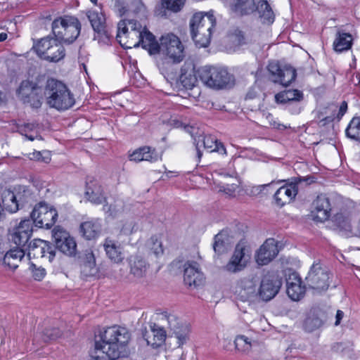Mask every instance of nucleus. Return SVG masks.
I'll use <instances>...</instances> for the list:
<instances>
[{
    "mask_svg": "<svg viewBox=\"0 0 360 360\" xmlns=\"http://www.w3.org/2000/svg\"><path fill=\"white\" fill-rule=\"evenodd\" d=\"M131 335L124 327L113 326L101 330L95 336L92 357L96 360H115L121 356Z\"/></svg>",
    "mask_w": 360,
    "mask_h": 360,
    "instance_id": "f257e3e1",
    "label": "nucleus"
},
{
    "mask_svg": "<svg viewBox=\"0 0 360 360\" xmlns=\"http://www.w3.org/2000/svg\"><path fill=\"white\" fill-rule=\"evenodd\" d=\"M44 96L47 104L58 110H66L75 103L74 95L68 86L60 81L51 78L46 82Z\"/></svg>",
    "mask_w": 360,
    "mask_h": 360,
    "instance_id": "f03ea898",
    "label": "nucleus"
},
{
    "mask_svg": "<svg viewBox=\"0 0 360 360\" xmlns=\"http://www.w3.org/2000/svg\"><path fill=\"white\" fill-rule=\"evenodd\" d=\"M216 25L214 16L210 13L198 12L190 20L193 40L199 47H207L211 40L212 32Z\"/></svg>",
    "mask_w": 360,
    "mask_h": 360,
    "instance_id": "7ed1b4c3",
    "label": "nucleus"
},
{
    "mask_svg": "<svg viewBox=\"0 0 360 360\" xmlns=\"http://www.w3.org/2000/svg\"><path fill=\"white\" fill-rule=\"evenodd\" d=\"M81 23L79 20L70 15L56 18L52 22V32L59 42L65 44L73 43L79 37Z\"/></svg>",
    "mask_w": 360,
    "mask_h": 360,
    "instance_id": "20e7f679",
    "label": "nucleus"
},
{
    "mask_svg": "<svg viewBox=\"0 0 360 360\" xmlns=\"http://www.w3.org/2000/svg\"><path fill=\"white\" fill-rule=\"evenodd\" d=\"M197 72L202 82L212 89L225 88L231 80V75L221 67L205 65L200 68Z\"/></svg>",
    "mask_w": 360,
    "mask_h": 360,
    "instance_id": "39448f33",
    "label": "nucleus"
},
{
    "mask_svg": "<svg viewBox=\"0 0 360 360\" xmlns=\"http://www.w3.org/2000/svg\"><path fill=\"white\" fill-rule=\"evenodd\" d=\"M63 44L56 37L48 36L34 43L33 49L41 59L57 63L65 56V50Z\"/></svg>",
    "mask_w": 360,
    "mask_h": 360,
    "instance_id": "423d86ee",
    "label": "nucleus"
},
{
    "mask_svg": "<svg viewBox=\"0 0 360 360\" xmlns=\"http://www.w3.org/2000/svg\"><path fill=\"white\" fill-rule=\"evenodd\" d=\"M161 320L167 322L170 330L171 337L176 340L179 347L186 344L190 338V326L181 321L174 314L164 311L161 314Z\"/></svg>",
    "mask_w": 360,
    "mask_h": 360,
    "instance_id": "0eeeda50",
    "label": "nucleus"
},
{
    "mask_svg": "<svg viewBox=\"0 0 360 360\" xmlns=\"http://www.w3.org/2000/svg\"><path fill=\"white\" fill-rule=\"evenodd\" d=\"M31 218L36 226L49 229L56 223L58 212L53 206L40 202L34 206L31 212Z\"/></svg>",
    "mask_w": 360,
    "mask_h": 360,
    "instance_id": "6e6552de",
    "label": "nucleus"
},
{
    "mask_svg": "<svg viewBox=\"0 0 360 360\" xmlns=\"http://www.w3.org/2000/svg\"><path fill=\"white\" fill-rule=\"evenodd\" d=\"M32 222L30 219L22 220L18 225L8 229V239L17 247L25 249L29 245L32 236Z\"/></svg>",
    "mask_w": 360,
    "mask_h": 360,
    "instance_id": "1a4fd4ad",
    "label": "nucleus"
},
{
    "mask_svg": "<svg viewBox=\"0 0 360 360\" xmlns=\"http://www.w3.org/2000/svg\"><path fill=\"white\" fill-rule=\"evenodd\" d=\"M160 51L165 53L174 63L181 62L184 57L183 45L179 39L173 34H167L161 37Z\"/></svg>",
    "mask_w": 360,
    "mask_h": 360,
    "instance_id": "9d476101",
    "label": "nucleus"
},
{
    "mask_svg": "<svg viewBox=\"0 0 360 360\" xmlns=\"http://www.w3.org/2000/svg\"><path fill=\"white\" fill-rule=\"evenodd\" d=\"M250 259L248 249L243 241H240L236 246L229 262L224 266V269L230 273L243 271L247 266Z\"/></svg>",
    "mask_w": 360,
    "mask_h": 360,
    "instance_id": "9b49d317",
    "label": "nucleus"
},
{
    "mask_svg": "<svg viewBox=\"0 0 360 360\" xmlns=\"http://www.w3.org/2000/svg\"><path fill=\"white\" fill-rule=\"evenodd\" d=\"M307 285L317 291L326 290L329 286V274L319 263H314L306 277Z\"/></svg>",
    "mask_w": 360,
    "mask_h": 360,
    "instance_id": "f8f14e48",
    "label": "nucleus"
},
{
    "mask_svg": "<svg viewBox=\"0 0 360 360\" xmlns=\"http://www.w3.org/2000/svg\"><path fill=\"white\" fill-rule=\"evenodd\" d=\"M29 257L44 258L51 262L56 255L55 247L47 241L34 239L26 247Z\"/></svg>",
    "mask_w": 360,
    "mask_h": 360,
    "instance_id": "ddd939ff",
    "label": "nucleus"
},
{
    "mask_svg": "<svg viewBox=\"0 0 360 360\" xmlns=\"http://www.w3.org/2000/svg\"><path fill=\"white\" fill-rule=\"evenodd\" d=\"M52 236L54 238L56 247L63 254L72 256L77 250V244L75 239L70 234L60 226H56L52 231Z\"/></svg>",
    "mask_w": 360,
    "mask_h": 360,
    "instance_id": "4468645a",
    "label": "nucleus"
},
{
    "mask_svg": "<svg viewBox=\"0 0 360 360\" xmlns=\"http://www.w3.org/2000/svg\"><path fill=\"white\" fill-rule=\"evenodd\" d=\"M143 28L141 25L134 20H121L117 25V34L116 36L117 41L120 44L127 49L131 48L129 42H123L122 35L126 37H136L137 38L142 32Z\"/></svg>",
    "mask_w": 360,
    "mask_h": 360,
    "instance_id": "2eb2a0df",
    "label": "nucleus"
},
{
    "mask_svg": "<svg viewBox=\"0 0 360 360\" xmlns=\"http://www.w3.org/2000/svg\"><path fill=\"white\" fill-rule=\"evenodd\" d=\"M281 285L282 281L278 276L266 274L261 281L259 296L264 301H269L277 295Z\"/></svg>",
    "mask_w": 360,
    "mask_h": 360,
    "instance_id": "dca6fc26",
    "label": "nucleus"
},
{
    "mask_svg": "<svg viewBox=\"0 0 360 360\" xmlns=\"http://www.w3.org/2000/svg\"><path fill=\"white\" fill-rule=\"evenodd\" d=\"M184 281L186 285L198 287L204 282V274L199 264L194 261H187L184 266Z\"/></svg>",
    "mask_w": 360,
    "mask_h": 360,
    "instance_id": "f3484780",
    "label": "nucleus"
},
{
    "mask_svg": "<svg viewBox=\"0 0 360 360\" xmlns=\"http://www.w3.org/2000/svg\"><path fill=\"white\" fill-rule=\"evenodd\" d=\"M330 212L329 198L326 195H318L312 203L311 216L314 220L325 221L330 217Z\"/></svg>",
    "mask_w": 360,
    "mask_h": 360,
    "instance_id": "a211bd4d",
    "label": "nucleus"
},
{
    "mask_svg": "<svg viewBox=\"0 0 360 360\" xmlns=\"http://www.w3.org/2000/svg\"><path fill=\"white\" fill-rule=\"evenodd\" d=\"M278 252L277 240L274 238H268L257 251L256 261L259 265H266L274 259Z\"/></svg>",
    "mask_w": 360,
    "mask_h": 360,
    "instance_id": "6ab92c4d",
    "label": "nucleus"
},
{
    "mask_svg": "<svg viewBox=\"0 0 360 360\" xmlns=\"http://www.w3.org/2000/svg\"><path fill=\"white\" fill-rule=\"evenodd\" d=\"M257 282L252 278H243L237 284L235 294L238 300L243 302L252 301L259 295L257 290Z\"/></svg>",
    "mask_w": 360,
    "mask_h": 360,
    "instance_id": "aec40b11",
    "label": "nucleus"
},
{
    "mask_svg": "<svg viewBox=\"0 0 360 360\" xmlns=\"http://www.w3.org/2000/svg\"><path fill=\"white\" fill-rule=\"evenodd\" d=\"M138 41L134 43H129L131 47H141L148 51L150 55L157 54L160 52V44L156 41L155 36L150 32L145 27L137 37Z\"/></svg>",
    "mask_w": 360,
    "mask_h": 360,
    "instance_id": "412c9836",
    "label": "nucleus"
},
{
    "mask_svg": "<svg viewBox=\"0 0 360 360\" xmlns=\"http://www.w3.org/2000/svg\"><path fill=\"white\" fill-rule=\"evenodd\" d=\"M195 141L196 142V152L198 160H200L202 156V153L200 150L202 145L208 152H218L221 154L226 153L224 146L221 142H218L217 139L213 136H199L198 140L195 139Z\"/></svg>",
    "mask_w": 360,
    "mask_h": 360,
    "instance_id": "4be33fe9",
    "label": "nucleus"
},
{
    "mask_svg": "<svg viewBox=\"0 0 360 360\" xmlns=\"http://www.w3.org/2000/svg\"><path fill=\"white\" fill-rule=\"evenodd\" d=\"M85 195L94 204L99 205L105 202L102 186L97 180L92 178L86 181Z\"/></svg>",
    "mask_w": 360,
    "mask_h": 360,
    "instance_id": "5701e85b",
    "label": "nucleus"
},
{
    "mask_svg": "<svg viewBox=\"0 0 360 360\" xmlns=\"http://www.w3.org/2000/svg\"><path fill=\"white\" fill-rule=\"evenodd\" d=\"M179 81L187 89H193L198 82L195 65L191 61H186L181 68Z\"/></svg>",
    "mask_w": 360,
    "mask_h": 360,
    "instance_id": "b1692460",
    "label": "nucleus"
},
{
    "mask_svg": "<svg viewBox=\"0 0 360 360\" xmlns=\"http://www.w3.org/2000/svg\"><path fill=\"white\" fill-rule=\"evenodd\" d=\"M148 264L140 256H131L129 258V274L136 281L141 282L146 276Z\"/></svg>",
    "mask_w": 360,
    "mask_h": 360,
    "instance_id": "393cba45",
    "label": "nucleus"
},
{
    "mask_svg": "<svg viewBox=\"0 0 360 360\" xmlns=\"http://www.w3.org/2000/svg\"><path fill=\"white\" fill-rule=\"evenodd\" d=\"M103 248L108 259L112 262L119 264L124 259L122 248L118 242L107 238L103 243Z\"/></svg>",
    "mask_w": 360,
    "mask_h": 360,
    "instance_id": "a878e982",
    "label": "nucleus"
},
{
    "mask_svg": "<svg viewBox=\"0 0 360 360\" xmlns=\"http://www.w3.org/2000/svg\"><path fill=\"white\" fill-rule=\"evenodd\" d=\"M87 17L94 32L98 34H103L107 37V31L105 30V17L101 10L92 9L88 11Z\"/></svg>",
    "mask_w": 360,
    "mask_h": 360,
    "instance_id": "bb28decb",
    "label": "nucleus"
},
{
    "mask_svg": "<svg viewBox=\"0 0 360 360\" xmlns=\"http://www.w3.org/2000/svg\"><path fill=\"white\" fill-rule=\"evenodd\" d=\"M297 189L295 185H287L280 187L274 194V200L279 207L290 202L297 195Z\"/></svg>",
    "mask_w": 360,
    "mask_h": 360,
    "instance_id": "cd10ccee",
    "label": "nucleus"
},
{
    "mask_svg": "<svg viewBox=\"0 0 360 360\" xmlns=\"http://www.w3.org/2000/svg\"><path fill=\"white\" fill-rule=\"evenodd\" d=\"M25 255V249L17 247L8 251L3 257L2 264L12 270L18 267Z\"/></svg>",
    "mask_w": 360,
    "mask_h": 360,
    "instance_id": "c85d7f7f",
    "label": "nucleus"
},
{
    "mask_svg": "<svg viewBox=\"0 0 360 360\" xmlns=\"http://www.w3.org/2000/svg\"><path fill=\"white\" fill-rule=\"evenodd\" d=\"M144 338L148 345H151L153 348H157L165 342L166 332L162 328L154 323L150 326V334H145Z\"/></svg>",
    "mask_w": 360,
    "mask_h": 360,
    "instance_id": "c756f323",
    "label": "nucleus"
},
{
    "mask_svg": "<svg viewBox=\"0 0 360 360\" xmlns=\"http://www.w3.org/2000/svg\"><path fill=\"white\" fill-rule=\"evenodd\" d=\"M255 10L263 24L271 25L274 22L275 15L274 11L266 0H258Z\"/></svg>",
    "mask_w": 360,
    "mask_h": 360,
    "instance_id": "7c9ffc66",
    "label": "nucleus"
},
{
    "mask_svg": "<svg viewBox=\"0 0 360 360\" xmlns=\"http://www.w3.org/2000/svg\"><path fill=\"white\" fill-rule=\"evenodd\" d=\"M159 158L160 156L155 150L147 146L140 148L130 155V160L135 162L149 161L153 162L158 161Z\"/></svg>",
    "mask_w": 360,
    "mask_h": 360,
    "instance_id": "2f4dec72",
    "label": "nucleus"
},
{
    "mask_svg": "<svg viewBox=\"0 0 360 360\" xmlns=\"http://www.w3.org/2000/svg\"><path fill=\"white\" fill-rule=\"evenodd\" d=\"M80 231L86 240L97 238L101 231V224L99 219H93L83 222L80 225Z\"/></svg>",
    "mask_w": 360,
    "mask_h": 360,
    "instance_id": "473e14b6",
    "label": "nucleus"
},
{
    "mask_svg": "<svg viewBox=\"0 0 360 360\" xmlns=\"http://www.w3.org/2000/svg\"><path fill=\"white\" fill-rule=\"evenodd\" d=\"M186 0H162L155 8V13L161 17L167 16V11L177 13L183 8Z\"/></svg>",
    "mask_w": 360,
    "mask_h": 360,
    "instance_id": "72a5a7b5",
    "label": "nucleus"
},
{
    "mask_svg": "<svg viewBox=\"0 0 360 360\" xmlns=\"http://www.w3.org/2000/svg\"><path fill=\"white\" fill-rule=\"evenodd\" d=\"M352 36L346 32L338 31L333 42L334 50L337 52L347 51L352 47Z\"/></svg>",
    "mask_w": 360,
    "mask_h": 360,
    "instance_id": "f704fd0d",
    "label": "nucleus"
},
{
    "mask_svg": "<svg viewBox=\"0 0 360 360\" xmlns=\"http://www.w3.org/2000/svg\"><path fill=\"white\" fill-rule=\"evenodd\" d=\"M334 224L342 231L345 236H351L353 226L351 225L350 219L348 215L345 213H337L333 219Z\"/></svg>",
    "mask_w": 360,
    "mask_h": 360,
    "instance_id": "c9c22d12",
    "label": "nucleus"
},
{
    "mask_svg": "<svg viewBox=\"0 0 360 360\" xmlns=\"http://www.w3.org/2000/svg\"><path fill=\"white\" fill-rule=\"evenodd\" d=\"M303 98V94L297 89H288L278 93L275 100L278 103H286L290 101H300Z\"/></svg>",
    "mask_w": 360,
    "mask_h": 360,
    "instance_id": "e433bc0d",
    "label": "nucleus"
},
{
    "mask_svg": "<svg viewBox=\"0 0 360 360\" xmlns=\"http://www.w3.org/2000/svg\"><path fill=\"white\" fill-rule=\"evenodd\" d=\"M258 0H234L233 8L235 12L241 15L252 13L255 10Z\"/></svg>",
    "mask_w": 360,
    "mask_h": 360,
    "instance_id": "4c0bfd02",
    "label": "nucleus"
},
{
    "mask_svg": "<svg viewBox=\"0 0 360 360\" xmlns=\"http://www.w3.org/2000/svg\"><path fill=\"white\" fill-rule=\"evenodd\" d=\"M82 262V271L86 276H91L96 272V258L92 250H86L85 251Z\"/></svg>",
    "mask_w": 360,
    "mask_h": 360,
    "instance_id": "58836bf2",
    "label": "nucleus"
},
{
    "mask_svg": "<svg viewBox=\"0 0 360 360\" xmlns=\"http://www.w3.org/2000/svg\"><path fill=\"white\" fill-rule=\"evenodd\" d=\"M296 70L291 66H283L277 79H274V82H278L283 86L290 85L296 78Z\"/></svg>",
    "mask_w": 360,
    "mask_h": 360,
    "instance_id": "ea45409f",
    "label": "nucleus"
},
{
    "mask_svg": "<svg viewBox=\"0 0 360 360\" xmlns=\"http://www.w3.org/2000/svg\"><path fill=\"white\" fill-rule=\"evenodd\" d=\"M2 203L4 204L5 212L15 213L19 210V205L16 200V196L14 193L11 191L4 192Z\"/></svg>",
    "mask_w": 360,
    "mask_h": 360,
    "instance_id": "a19ab883",
    "label": "nucleus"
},
{
    "mask_svg": "<svg viewBox=\"0 0 360 360\" xmlns=\"http://www.w3.org/2000/svg\"><path fill=\"white\" fill-rule=\"evenodd\" d=\"M36 90H39V86L35 83L28 80L22 81L18 89V96L23 103H26L27 98H29L30 95L32 94H33V92Z\"/></svg>",
    "mask_w": 360,
    "mask_h": 360,
    "instance_id": "79ce46f5",
    "label": "nucleus"
},
{
    "mask_svg": "<svg viewBox=\"0 0 360 360\" xmlns=\"http://www.w3.org/2000/svg\"><path fill=\"white\" fill-rule=\"evenodd\" d=\"M124 204L122 200L117 199L113 203L108 204L105 203L103 206V210L105 213L108 214V216L115 217L118 214L123 212Z\"/></svg>",
    "mask_w": 360,
    "mask_h": 360,
    "instance_id": "37998d69",
    "label": "nucleus"
},
{
    "mask_svg": "<svg viewBox=\"0 0 360 360\" xmlns=\"http://www.w3.org/2000/svg\"><path fill=\"white\" fill-rule=\"evenodd\" d=\"M304 292L305 287L302 285V282L294 283V285L290 283V285L287 286V294L294 301L300 300Z\"/></svg>",
    "mask_w": 360,
    "mask_h": 360,
    "instance_id": "c03bdc74",
    "label": "nucleus"
},
{
    "mask_svg": "<svg viewBox=\"0 0 360 360\" xmlns=\"http://www.w3.org/2000/svg\"><path fill=\"white\" fill-rule=\"evenodd\" d=\"M345 132L349 138L360 141V118L352 119Z\"/></svg>",
    "mask_w": 360,
    "mask_h": 360,
    "instance_id": "a18cd8bd",
    "label": "nucleus"
},
{
    "mask_svg": "<svg viewBox=\"0 0 360 360\" xmlns=\"http://www.w3.org/2000/svg\"><path fill=\"white\" fill-rule=\"evenodd\" d=\"M148 248L156 256L158 257L163 254L162 242L157 236H152L147 242Z\"/></svg>",
    "mask_w": 360,
    "mask_h": 360,
    "instance_id": "49530a36",
    "label": "nucleus"
},
{
    "mask_svg": "<svg viewBox=\"0 0 360 360\" xmlns=\"http://www.w3.org/2000/svg\"><path fill=\"white\" fill-rule=\"evenodd\" d=\"M237 350L241 352H247L251 349L252 344L245 335L237 336L234 341Z\"/></svg>",
    "mask_w": 360,
    "mask_h": 360,
    "instance_id": "de8ad7c7",
    "label": "nucleus"
},
{
    "mask_svg": "<svg viewBox=\"0 0 360 360\" xmlns=\"http://www.w3.org/2000/svg\"><path fill=\"white\" fill-rule=\"evenodd\" d=\"M240 185V181L237 178L234 179V181L231 184H226L224 185L220 186L219 191L224 192L229 197L235 196L236 192L237 191L238 186Z\"/></svg>",
    "mask_w": 360,
    "mask_h": 360,
    "instance_id": "09e8293b",
    "label": "nucleus"
},
{
    "mask_svg": "<svg viewBox=\"0 0 360 360\" xmlns=\"http://www.w3.org/2000/svg\"><path fill=\"white\" fill-rule=\"evenodd\" d=\"M37 127L34 123H26L18 127V130L22 135H24L27 139L30 141L34 140V136L28 134L30 132L34 131Z\"/></svg>",
    "mask_w": 360,
    "mask_h": 360,
    "instance_id": "8fccbe9b",
    "label": "nucleus"
},
{
    "mask_svg": "<svg viewBox=\"0 0 360 360\" xmlns=\"http://www.w3.org/2000/svg\"><path fill=\"white\" fill-rule=\"evenodd\" d=\"M41 90L39 87V90L34 91L33 94H32L27 101V103H29L34 108H39L41 105V97L39 96Z\"/></svg>",
    "mask_w": 360,
    "mask_h": 360,
    "instance_id": "3c124183",
    "label": "nucleus"
},
{
    "mask_svg": "<svg viewBox=\"0 0 360 360\" xmlns=\"http://www.w3.org/2000/svg\"><path fill=\"white\" fill-rule=\"evenodd\" d=\"M61 335V331L58 328H53L46 329L43 333L44 342L56 340Z\"/></svg>",
    "mask_w": 360,
    "mask_h": 360,
    "instance_id": "603ef678",
    "label": "nucleus"
},
{
    "mask_svg": "<svg viewBox=\"0 0 360 360\" xmlns=\"http://www.w3.org/2000/svg\"><path fill=\"white\" fill-rule=\"evenodd\" d=\"M30 269L32 273L33 278L36 281H41L46 275L45 269L41 266L37 267L34 264H31Z\"/></svg>",
    "mask_w": 360,
    "mask_h": 360,
    "instance_id": "864d4df0",
    "label": "nucleus"
},
{
    "mask_svg": "<svg viewBox=\"0 0 360 360\" xmlns=\"http://www.w3.org/2000/svg\"><path fill=\"white\" fill-rule=\"evenodd\" d=\"M223 235L221 233L215 236V242L213 248L215 252L221 254L226 250L224 242L222 240Z\"/></svg>",
    "mask_w": 360,
    "mask_h": 360,
    "instance_id": "5fc2aeb1",
    "label": "nucleus"
},
{
    "mask_svg": "<svg viewBox=\"0 0 360 360\" xmlns=\"http://www.w3.org/2000/svg\"><path fill=\"white\" fill-rule=\"evenodd\" d=\"M283 67H281L278 63L276 62H271L268 65V70L274 77V79H277L278 75H280Z\"/></svg>",
    "mask_w": 360,
    "mask_h": 360,
    "instance_id": "6e6d98bb",
    "label": "nucleus"
},
{
    "mask_svg": "<svg viewBox=\"0 0 360 360\" xmlns=\"http://www.w3.org/2000/svg\"><path fill=\"white\" fill-rule=\"evenodd\" d=\"M300 282H302L301 278L296 272L289 274L288 277L286 278L287 286L290 285V283H291L292 285H294V283H297Z\"/></svg>",
    "mask_w": 360,
    "mask_h": 360,
    "instance_id": "4d7b16f0",
    "label": "nucleus"
},
{
    "mask_svg": "<svg viewBox=\"0 0 360 360\" xmlns=\"http://www.w3.org/2000/svg\"><path fill=\"white\" fill-rule=\"evenodd\" d=\"M274 181H271L269 184H265L262 185H257L252 186L251 188V193L253 195H258L261 193L266 187L271 186L273 185Z\"/></svg>",
    "mask_w": 360,
    "mask_h": 360,
    "instance_id": "13d9d810",
    "label": "nucleus"
},
{
    "mask_svg": "<svg viewBox=\"0 0 360 360\" xmlns=\"http://www.w3.org/2000/svg\"><path fill=\"white\" fill-rule=\"evenodd\" d=\"M323 112H320V115H319V122L321 124L322 126H324L331 122H333L335 118V114H331L330 115H327L326 117L323 116Z\"/></svg>",
    "mask_w": 360,
    "mask_h": 360,
    "instance_id": "bf43d9fd",
    "label": "nucleus"
},
{
    "mask_svg": "<svg viewBox=\"0 0 360 360\" xmlns=\"http://www.w3.org/2000/svg\"><path fill=\"white\" fill-rule=\"evenodd\" d=\"M347 110V103L346 101L342 102L340 106L339 107L338 113L337 114L338 120H340L342 117L345 114Z\"/></svg>",
    "mask_w": 360,
    "mask_h": 360,
    "instance_id": "052dcab7",
    "label": "nucleus"
},
{
    "mask_svg": "<svg viewBox=\"0 0 360 360\" xmlns=\"http://www.w3.org/2000/svg\"><path fill=\"white\" fill-rule=\"evenodd\" d=\"M266 119L269 121V124L270 125H271L272 127H274V128L276 129H281V127H283V124H279L276 121H273V116L269 113L266 116Z\"/></svg>",
    "mask_w": 360,
    "mask_h": 360,
    "instance_id": "680f3d73",
    "label": "nucleus"
},
{
    "mask_svg": "<svg viewBox=\"0 0 360 360\" xmlns=\"http://www.w3.org/2000/svg\"><path fill=\"white\" fill-rule=\"evenodd\" d=\"M313 323L314 328H319L323 323V321L319 318L316 319H307V323Z\"/></svg>",
    "mask_w": 360,
    "mask_h": 360,
    "instance_id": "e2e57ef3",
    "label": "nucleus"
},
{
    "mask_svg": "<svg viewBox=\"0 0 360 360\" xmlns=\"http://www.w3.org/2000/svg\"><path fill=\"white\" fill-rule=\"evenodd\" d=\"M351 236H357L360 238V219L357 222L356 225L353 227Z\"/></svg>",
    "mask_w": 360,
    "mask_h": 360,
    "instance_id": "0e129e2a",
    "label": "nucleus"
},
{
    "mask_svg": "<svg viewBox=\"0 0 360 360\" xmlns=\"http://www.w3.org/2000/svg\"><path fill=\"white\" fill-rule=\"evenodd\" d=\"M344 317V312L341 310H338L335 316V326H338L340 323L341 320Z\"/></svg>",
    "mask_w": 360,
    "mask_h": 360,
    "instance_id": "69168bd1",
    "label": "nucleus"
},
{
    "mask_svg": "<svg viewBox=\"0 0 360 360\" xmlns=\"http://www.w3.org/2000/svg\"><path fill=\"white\" fill-rule=\"evenodd\" d=\"M5 209L4 204L2 203V200H0V220L3 219L5 217Z\"/></svg>",
    "mask_w": 360,
    "mask_h": 360,
    "instance_id": "338daca9",
    "label": "nucleus"
},
{
    "mask_svg": "<svg viewBox=\"0 0 360 360\" xmlns=\"http://www.w3.org/2000/svg\"><path fill=\"white\" fill-rule=\"evenodd\" d=\"M338 109V106L335 105H330L327 108V110L331 111L332 112H335Z\"/></svg>",
    "mask_w": 360,
    "mask_h": 360,
    "instance_id": "774afa93",
    "label": "nucleus"
}]
</instances>
